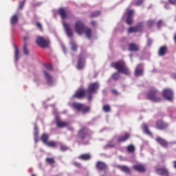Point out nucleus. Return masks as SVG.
<instances>
[{"label": "nucleus", "mask_w": 176, "mask_h": 176, "mask_svg": "<svg viewBox=\"0 0 176 176\" xmlns=\"http://www.w3.org/2000/svg\"><path fill=\"white\" fill-rule=\"evenodd\" d=\"M85 63V58L82 56V55H80L78 56V60L77 63V68L78 69H83L85 65L83 64Z\"/></svg>", "instance_id": "nucleus-18"}, {"label": "nucleus", "mask_w": 176, "mask_h": 176, "mask_svg": "<svg viewBox=\"0 0 176 176\" xmlns=\"http://www.w3.org/2000/svg\"><path fill=\"white\" fill-rule=\"evenodd\" d=\"M36 42L40 47L45 49L50 45V40L49 38H45V37L38 36Z\"/></svg>", "instance_id": "nucleus-4"}, {"label": "nucleus", "mask_w": 176, "mask_h": 176, "mask_svg": "<svg viewBox=\"0 0 176 176\" xmlns=\"http://www.w3.org/2000/svg\"><path fill=\"white\" fill-rule=\"evenodd\" d=\"M147 43H148V45H152V39H151V38H148Z\"/></svg>", "instance_id": "nucleus-56"}, {"label": "nucleus", "mask_w": 176, "mask_h": 176, "mask_svg": "<svg viewBox=\"0 0 176 176\" xmlns=\"http://www.w3.org/2000/svg\"><path fill=\"white\" fill-rule=\"evenodd\" d=\"M166 53H167V46L164 45L160 48L158 51V56L163 57V56H166Z\"/></svg>", "instance_id": "nucleus-25"}, {"label": "nucleus", "mask_w": 176, "mask_h": 176, "mask_svg": "<svg viewBox=\"0 0 176 176\" xmlns=\"http://www.w3.org/2000/svg\"><path fill=\"white\" fill-rule=\"evenodd\" d=\"M128 32H129V34H132V32H137V29L135 28V27H131L128 30Z\"/></svg>", "instance_id": "nucleus-42"}, {"label": "nucleus", "mask_w": 176, "mask_h": 176, "mask_svg": "<svg viewBox=\"0 0 176 176\" xmlns=\"http://www.w3.org/2000/svg\"><path fill=\"white\" fill-rule=\"evenodd\" d=\"M87 132H86V127L82 126L79 131L78 137L80 138V140H84L86 138Z\"/></svg>", "instance_id": "nucleus-17"}, {"label": "nucleus", "mask_w": 176, "mask_h": 176, "mask_svg": "<svg viewBox=\"0 0 176 176\" xmlns=\"http://www.w3.org/2000/svg\"><path fill=\"white\" fill-rule=\"evenodd\" d=\"M168 123L164 122L162 120H158L155 122V127L157 130L164 131L168 129Z\"/></svg>", "instance_id": "nucleus-5"}, {"label": "nucleus", "mask_w": 176, "mask_h": 176, "mask_svg": "<svg viewBox=\"0 0 176 176\" xmlns=\"http://www.w3.org/2000/svg\"><path fill=\"white\" fill-rule=\"evenodd\" d=\"M173 39H174V41H175V42L176 43V34H175Z\"/></svg>", "instance_id": "nucleus-59"}, {"label": "nucleus", "mask_w": 176, "mask_h": 176, "mask_svg": "<svg viewBox=\"0 0 176 176\" xmlns=\"http://www.w3.org/2000/svg\"><path fill=\"white\" fill-rule=\"evenodd\" d=\"M35 130H36V132L34 133V137L36 138H38V128L36 126L35 127Z\"/></svg>", "instance_id": "nucleus-53"}, {"label": "nucleus", "mask_w": 176, "mask_h": 176, "mask_svg": "<svg viewBox=\"0 0 176 176\" xmlns=\"http://www.w3.org/2000/svg\"><path fill=\"white\" fill-rule=\"evenodd\" d=\"M70 45L72 52H78V45H76V43H74V41H71Z\"/></svg>", "instance_id": "nucleus-35"}, {"label": "nucleus", "mask_w": 176, "mask_h": 176, "mask_svg": "<svg viewBox=\"0 0 176 176\" xmlns=\"http://www.w3.org/2000/svg\"><path fill=\"white\" fill-rule=\"evenodd\" d=\"M32 176H36V175L33 174V175H32Z\"/></svg>", "instance_id": "nucleus-62"}, {"label": "nucleus", "mask_w": 176, "mask_h": 176, "mask_svg": "<svg viewBox=\"0 0 176 176\" xmlns=\"http://www.w3.org/2000/svg\"><path fill=\"white\" fill-rule=\"evenodd\" d=\"M173 76H174V78H176V74H173Z\"/></svg>", "instance_id": "nucleus-60"}, {"label": "nucleus", "mask_w": 176, "mask_h": 176, "mask_svg": "<svg viewBox=\"0 0 176 176\" xmlns=\"http://www.w3.org/2000/svg\"><path fill=\"white\" fill-rule=\"evenodd\" d=\"M89 112H90V107H86L82 111V113L83 115H85V113H89Z\"/></svg>", "instance_id": "nucleus-41"}, {"label": "nucleus", "mask_w": 176, "mask_h": 176, "mask_svg": "<svg viewBox=\"0 0 176 176\" xmlns=\"http://www.w3.org/2000/svg\"><path fill=\"white\" fill-rule=\"evenodd\" d=\"M91 25H92V27H96V21H92L91 22Z\"/></svg>", "instance_id": "nucleus-57"}, {"label": "nucleus", "mask_w": 176, "mask_h": 176, "mask_svg": "<svg viewBox=\"0 0 176 176\" xmlns=\"http://www.w3.org/2000/svg\"><path fill=\"white\" fill-rule=\"evenodd\" d=\"M86 25L82 21H77L74 24V28L78 35H82L85 34V30H86Z\"/></svg>", "instance_id": "nucleus-3"}, {"label": "nucleus", "mask_w": 176, "mask_h": 176, "mask_svg": "<svg viewBox=\"0 0 176 176\" xmlns=\"http://www.w3.org/2000/svg\"><path fill=\"white\" fill-rule=\"evenodd\" d=\"M74 166L76 167H80V164L79 162H74Z\"/></svg>", "instance_id": "nucleus-55"}, {"label": "nucleus", "mask_w": 176, "mask_h": 176, "mask_svg": "<svg viewBox=\"0 0 176 176\" xmlns=\"http://www.w3.org/2000/svg\"><path fill=\"white\" fill-rule=\"evenodd\" d=\"M162 96L166 98V100H168V101H172L173 100V90L170 89H164L162 91Z\"/></svg>", "instance_id": "nucleus-8"}, {"label": "nucleus", "mask_w": 176, "mask_h": 176, "mask_svg": "<svg viewBox=\"0 0 176 176\" xmlns=\"http://www.w3.org/2000/svg\"><path fill=\"white\" fill-rule=\"evenodd\" d=\"M135 76H142L144 75V65L139 64L135 69Z\"/></svg>", "instance_id": "nucleus-11"}, {"label": "nucleus", "mask_w": 176, "mask_h": 176, "mask_svg": "<svg viewBox=\"0 0 176 176\" xmlns=\"http://www.w3.org/2000/svg\"><path fill=\"white\" fill-rule=\"evenodd\" d=\"M130 138V133H126L124 135H121L117 138L118 142H126Z\"/></svg>", "instance_id": "nucleus-19"}, {"label": "nucleus", "mask_w": 176, "mask_h": 176, "mask_svg": "<svg viewBox=\"0 0 176 176\" xmlns=\"http://www.w3.org/2000/svg\"><path fill=\"white\" fill-rule=\"evenodd\" d=\"M87 100L89 102L93 100V94L88 93Z\"/></svg>", "instance_id": "nucleus-49"}, {"label": "nucleus", "mask_w": 176, "mask_h": 176, "mask_svg": "<svg viewBox=\"0 0 176 176\" xmlns=\"http://www.w3.org/2000/svg\"><path fill=\"white\" fill-rule=\"evenodd\" d=\"M36 25L39 28L40 31H43V28L42 27V24H41V23L37 22Z\"/></svg>", "instance_id": "nucleus-48"}, {"label": "nucleus", "mask_w": 176, "mask_h": 176, "mask_svg": "<svg viewBox=\"0 0 176 176\" xmlns=\"http://www.w3.org/2000/svg\"><path fill=\"white\" fill-rule=\"evenodd\" d=\"M144 3V0H138L135 3L136 6H141V5Z\"/></svg>", "instance_id": "nucleus-47"}, {"label": "nucleus", "mask_w": 176, "mask_h": 176, "mask_svg": "<svg viewBox=\"0 0 176 176\" xmlns=\"http://www.w3.org/2000/svg\"><path fill=\"white\" fill-rule=\"evenodd\" d=\"M168 2L170 5H176V0H168Z\"/></svg>", "instance_id": "nucleus-51"}, {"label": "nucleus", "mask_w": 176, "mask_h": 176, "mask_svg": "<svg viewBox=\"0 0 176 176\" xmlns=\"http://www.w3.org/2000/svg\"><path fill=\"white\" fill-rule=\"evenodd\" d=\"M162 25H163V21L162 20H160L157 23V26L158 28H160V27H162Z\"/></svg>", "instance_id": "nucleus-50"}, {"label": "nucleus", "mask_w": 176, "mask_h": 176, "mask_svg": "<svg viewBox=\"0 0 176 176\" xmlns=\"http://www.w3.org/2000/svg\"><path fill=\"white\" fill-rule=\"evenodd\" d=\"M78 159H80L81 160H90L91 156H90V154H82L78 157Z\"/></svg>", "instance_id": "nucleus-31"}, {"label": "nucleus", "mask_w": 176, "mask_h": 176, "mask_svg": "<svg viewBox=\"0 0 176 176\" xmlns=\"http://www.w3.org/2000/svg\"><path fill=\"white\" fill-rule=\"evenodd\" d=\"M156 173L158 175H168L170 172H168V169L166 168H159L156 169Z\"/></svg>", "instance_id": "nucleus-15"}, {"label": "nucleus", "mask_w": 176, "mask_h": 176, "mask_svg": "<svg viewBox=\"0 0 176 176\" xmlns=\"http://www.w3.org/2000/svg\"><path fill=\"white\" fill-rule=\"evenodd\" d=\"M49 134L47 133H43L41 138V140L42 141L43 143L46 145V144L49 142Z\"/></svg>", "instance_id": "nucleus-28"}, {"label": "nucleus", "mask_w": 176, "mask_h": 176, "mask_svg": "<svg viewBox=\"0 0 176 176\" xmlns=\"http://www.w3.org/2000/svg\"><path fill=\"white\" fill-rule=\"evenodd\" d=\"M58 14H60L61 19H67L68 15L67 14V12H65V9L63 8H60L58 10Z\"/></svg>", "instance_id": "nucleus-26"}, {"label": "nucleus", "mask_w": 176, "mask_h": 176, "mask_svg": "<svg viewBox=\"0 0 176 176\" xmlns=\"http://www.w3.org/2000/svg\"><path fill=\"white\" fill-rule=\"evenodd\" d=\"M135 28H136L137 32H140V31H142V28H144V25L142 23H139L136 26H135Z\"/></svg>", "instance_id": "nucleus-36"}, {"label": "nucleus", "mask_w": 176, "mask_h": 176, "mask_svg": "<svg viewBox=\"0 0 176 176\" xmlns=\"http://www.w3.org/2000/svg\"><path fill=\"white\" fill-rule=\"evenodd\" d=\"M72 107L74 108V109H76L78 111V112H80V111L83 109V107H85V105L82 103L74 102L72 104Z\"/></svg>", "instance_id": "nucleus-24"}, {"label": "nucleus", "mask_w": 176, "mask_h": 176, "mask_svg": "<svg viewBox=\"0 0 176 176\" xmlns=\"http://www.w3.org/2000/svg\"><path fill=\"white\" fill-rule=\"evenodd\" d=\"M45 145H47V146H49L50 148H55V146H57V143L54 141H48Z\"/></svg>", "instance_id": "nucleus-33"}, {"label": "nucleus", "mask_w": 176, "mask_h": 176, "mask_svg": "<svg viewBox=\"0 0 176 176\" xmlns=\"http://www.w3.org/2000/svg\"><path fill=\"white\" fill-rule=\"evenodd\" d=\"M118 168L122 171V173H126V174H131V170L127 166H118Z\"/></svg>", "instance_id": "nucleus-23"}, {"label": "nucleus", "mask_w": 176, "mask_h": 176, "mask_svg": "<svg viewBox=\"0 0 176 176\" xmlns=\"http://www.w3.org/2000/svg\"><path fill=\"white\" fill-rule=\"evenodd\" d=\"M86 93L87 91L85 89L78 90L74 95H73V98H78L79 100H82V98H85V96H86Z\"/></svg>", "instance_id": "nucleus-10"}, {"label": "nucleus", "mask_w": 176, "mask_h": 176, "mask_svg": "<svg viewBox=\"0 0 176 176\" xmlns=\"http://www.w3.org/2000/svg\"><path fill=\"white\" fill-rule=\"evenodd\" d=\"M155 141H156V142H157V144H160V145H161V146H162L163 148H167L168 146V142H167L164 138L157 137L155 139Z\"/></svg>", "instance_id": "nucleus-13"}, {"label": "nucleus", "mask_w": 176, "mask_h": 176, "mask_svg": "<svg viewBox=\"0 0 176 176\" xmlns=\"http://www.w3.org/2000/svg\"><path fill=\"white\" fill-rule=\"evenodd\" d=\"M84 34H85L87 39H91V29L89 28H85Z\"/></svg>", "instance_id": "nucleus-29"}, {"label": "nucleus", "mask_w": 176, "mask_h": 176, "mask_svg": "<svg viewBox=\"0 0 176 176\" xmlns=\"http://www.w3.org/2000/svg\"><path fill=\"white\" fill-rule=\"evenodd\" d=\"M24 5H25V0H23V1H20L19 8L23 9V8L24 7Z\"/></svg>", "instance_id": "nucleus-44"}, {"label": "nucleus", "mask_w": 176, "mask_h": 176, "mask_svg": "<svg viewBox=\"0 0 176 176\" xmlns=\"http://www.w3.org/2000/svg\"><path fill=\"white\" fill-rule=\"evenodd\" d=\"M17 23H19V15L14 14L10 19V24L11 25H16Z\"/></svg>", "instance_id": "nucleus-27"}, {"label": "nucleus", "mask_w": 176, "mask_h": 176, "mask_svg": "<svg viewBox=\"0 0 176 176\" xmlns=\"http://www.w3.org/2000/svg\"><path fill=\"white\" fill-rule=\"evenodd\" d=\"M44 75L47 79V83L49 86H52L54 83L53 76L50 74L47 73L46 71H44Z\"/></svg>", "instance_id": "nucleus-16"}, {"label": "nucleus", "mask_w": 176, "mask_h": 176, "mask_svg": "<svg viewBox=\"0 0 176 176\" xmlns=\"http://www.w3.org/2000/svg\"><path fill=\"white\" fill-rule=\"evenodd\" d=\"M107 146H108L109 148H115V144H113V143H109V144H107Z\"/></svg>", "instance_id": "nucleus-52"}, {"label": "nucleus", "mask_w": 176, "mask_h": 176, "mask_svg": "<svg viewBox=\"0 0 176 176\" xmlns=\"http://www.w3.org/2000/svg\"><path fill=\"white\" fill-rule=\"evenodd\" d=\"M134 14V10L127 9L126 10V24L129 25H131L133 24V14Z\"/></svg>", "instance_id": "nucleus-9"}, {"label": "nucleus", "mask_w": 176, "mask_h": 176, "mask_svg": "<svg viewBox=\"0 0 176 176\" xmlns=\"http://www.w3.org/2000/svg\"><path fill=\"white\" fill-rule=\"evenodd\" d=\"M129 47V50L130 52H139L140 51V47H138V45H137V44L135 43H130L128 45Z\"/></svg>", "instance_id": "nucleus-22"}, {"label": "nucleus", "mask_w": 176, "mask_h": 176, "mask_svg": "<svg viewBox=\"0 0 176 176\" xmlns=\"http://www.w3.org/2000/svg\"><path fill=\"white\" fill-rule=\"evenodd\" d=\"M111 67L117 69L120 74H124V75H130L131 74L130 69L126 65V62L123 60L112 63Z\"/></svg>", "instance_id": "nucleus-1"}, {"label": "nucleus", "mask_w": 176, "mask_h": 176, "mask_svg": "<svg viewBox=\"0 0 176 176\" xmlns=\"http://www.w3.org/2000/svg\"><path fill=\"white\" fill-rule=\"evenodd\" d=\"M133 170L135 171H138V173H145L146 171V168H145V166L142 164H138L136 165H134L133 166Z\"/></svg>", "instance_id": "nucleus-12"}, {"label": "nucleus", "mask_w": 176, "mask_h": 176, "mask_svg": "<svg viewBox=\"0 0 176 176\" xmlns=\"http://www.w3.org/2000/svg\"><path fill=\"white\" fill-rule=\"evenodd\" d=\"M45 67L46 69H49V71L53 70V67L50 64H46V65H45Z\"/></svg>", "instance_id": "nucleus-45"}, {"label": "nucleus", "mask_w": 176, "mask_h": 176, "mask_svg": "<svg viewBox=\"0 0 176 176\" xmlns=\"http://www.w3.org/2000/svg\"><path fill=\"white\" fill-rule=\"evenodd\" d=\"M36 80H38V79H37V80H36V79H34V82H36Z\"/></svg>", "instance_id": "nucleus-61"}, {"label": "nucleus", "mask_w": 176, "mask_h": 176, "mask_svg": "<svg viewBox=\"0 0 176 176\" xmlns=\"http://www.w3.org/2000/svg\"><path fill=\"white\" fill-rule=\"evenodd\" d=\"M119 78H120V74H119V72H116L113 74L112 78L113 79V80H118Z\"/></svg>", "instance_id": "nucleus-39"}, {"label": "nucleus", "mask_w": 176, "mask_h": 176, "mask_svg": "<svg viewBox=\"0 0 176 176\" xmlns=\"http://www.w3.org/2000/svg\"><path fill=\"white\" fill-rule=\"evenodd\" d=\"M101 14V12L100 11H95L92 12L90 15L91 19H93V17H98Z\"/></svg>", "instance_id": "nucleus-38"}, {"label": "nucleus", "mask_w": 176, "mask_h": 176, "mask_svg": "<svg viewBox=\"0 0 176 176\" xmlns=\"http://www.w3.org/2000/svg\"><path fill=\"white\" fill-rule=\"evenodd\" d=\"M56 126L59 129H64V127H68V126H69V123L67 121L58 120L56 121Z\"/></svg>", "instance_id": "nucleus-20"}, {"label": "nucleus", "mask_w": 176, "mask_h": 176, "mask_svg": "<svg viewBox=\"0 0 176 176\" xmlns=\"http://www.w3.org/2000/svg\"><path fill=\"white\" fill-rule=\"evenodd\" d=\"M45 162L48 164H54V163H56V160H54V158H52V157H47L45 159Z\"/></svg>", "instance_id": "nucleus-37"}, {"label": "nucleus", "mask_w": 176, "mask_h": 176, "mask_svg": "<svg viewBox=\"0 0 176 176\" xmlns=\"http://www.w3.org/2000/svg\"><path fill=\"white\" fill-rule=\"evenodd\" d=\"M102 109L104 112H111V106L105 104L103 106Z\"/></svg>", "instance_id": "nucleus-40"}, {"label": "nucleus", "mask_w": 176, "mask_h": 176, "mask_svg": "<svg viewBox=\"0 0 176 176\" xmlns=\"http://www.w3.org/2000/svg\"><path fill=\"white\" fill-rule=\"evenodd\" d=\"M173 167L174 168H176V161L173 162Z\"/></svg>", "instance_id": "nucleus-58"}, {"label": "nucleus", "mask_w": 176, "mask_h": 176, "mask_svg": "<svg viewBox=\"0 0 176 176\" xmlns=\"http://www.w3.org/2000/svg\"><path fill=\"white\" fill-rule=\"evenodd\" d=\"M14 47L15 49V54H14L15 61H19L20 58V56H19L20 54V52L19 51V47H17L16 45H14Z\"/></svg>", "instance_id": "nucleus-32"}, {"label": "nucleus", "mask_w": 176, "mask_h": 176, "mask_svg": "<svg viewBox=\"0 0 176 176\" xmlns=\"http://www.w3.org/2000/svg\"><path fill=\"white\" fill-rule=\"evenodd\" d=\"M63 25L64 27L66 35H67L69 38H72L74 36V32L72 31V28H71V25L66 22H63Z\"/></svg>", "instance_id": "nucleus-6"}, {"label": "nucleus", "mask_w": 176, "mask_h": 176, "mask_svg": "<svg viewBox=\"0 0 176 176\" xmlns=\"http://www.w3.org/2000/svg\"><path fill=\"white\" fill-rule=\"evenodd\" d=\"M107 168L108 166H107V164H105L104 162L99 161L96 163V168H98V170H100V171H105Z\"/></svg>", "instance_id": "nucleus-14"}, {"label": "nucleus", "mask_w": 176, "mask_h": 176, "mask_svg": "<svg viewBox=\"0 0 176 176\" xmlns=\"http://www.w3.org/2000/svg\"><path fill=\"white\" fill-rule=\"evenodd\" d=\"M23 41H24L23 53L26 56H28V54H30V51H28V45H27V41H28V36H25L23 38Z\"/></svg>", "instance_id": "nucleus-21"}, {"label": "nucleus", "mask_w": 176, "mask_h": 176, "mask_svg": "<svg viewBox=\"0 0 176 176\" xmlns=\"http://www.w3.org/2000/svg\"><path fill=\"white\" fill-rule=\"evenodd\" d=\"M153 24H155V22H153V21H152V20L148 21L147 27H148V28H151L153 27Z\"/></svg>", "instance_id": "nucleus-43"}, {"label": "nucleus", "mask_w": 176, "mask_h": 176, "mask_svg": "<svg viewBox=\"0 0 176 176\" xmlns=\"http://www.w3.org/2000/svg\"><path fill=\"white\" fill-rule=\"evenodd\" d=\"M60 151H62V152H65V151H68V147H67L65 145H61Z\"/></svg>", "instance_id": "nucleus-46"}, {"label": "nucleus", "mask_w": 176, "mask_h": 176, "mask_svg": "<svg viewBox=\"0 0 176 176\" xmlns=\"http://www.w3.org/2000/svg\"><path fill=\"white\" fill-rule=\"evenodd\" d=\"M111 92L113 93V94H115V96H118V94H119L116 89H113Z\"/></svg>", "instance_id": "nucleus-54"}, {"label": "nucleus", "mask_w": 176, "mask_h": 176, "mask_svg": "<svg viewBox=\"0 0 176 176\" xmlns=\"http://www.w3.org/2000/svg\"><path fill=\"white\" fill-rule=\"evenodd\" d=\"M157 89L155 88H151L148 92L146 94V99L150 100V101H153V102H159L162 100L159 97Z\"/></svg>", "instance_id": "nucleus-2"}, {"label": "nucleus", "mask_w": 176, "mask_h": 176, "mask_svg": "<svg viewBox=\"0 0 176 176\" xmlns=\"http://www.w3.org/2000/svg\"><path fill=\"white\" fill-rule=\"evenodd\" d=\"M142 127L145 134H147V135H152V133L149 131V128L146 124H143Z\"/></svg>", "instance_id": "nucleus-30"}, {"label": "nucleus", "mask_w": 176, "mask_h": 176, "mask_svg": "<svg viewBox=\"0 0 176 176\" xmlns=\"http://www.w3.org/2000/svg\"><path fill=\"white\" fill-rule=\"evenodd\" d=\"M99 87H100V85H98V82H96L94 83H91L88 86V88L86 90V91H87V93H90V94L96 93V91H97V90H98Z\"/></svg>", "instance_id": "nucleus-7"}, {"label": "nucleus", "mask_w": 176, "mask_h": 176, "mask_svg": "<svg viewBox=\"0 0 176 176\" xmlns=\"http://www.w3.org/2000/svg\"><path fill=\"white\" fill-rule=\"evenodd\" d=\"M126 149L129 153H133V152L135 151V147L134 146V145L130 144L127 146Z\"/></svg>", "instance_id": "nucleus-34"}]
</instances>
